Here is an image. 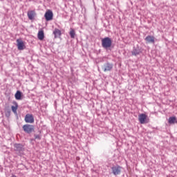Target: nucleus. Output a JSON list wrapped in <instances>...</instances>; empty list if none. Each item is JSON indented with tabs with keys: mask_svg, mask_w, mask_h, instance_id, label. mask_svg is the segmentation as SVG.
Masks as SVG:
<instances>
[{
	"mask_svg": "<svg viewBox=\"0 0 177 177\" xmlns=\"http://www.w3.org/2000/svg\"><path fill=\"white\" fill-rule=\"evenodd\" d=\"M112 174L117 176V175H120L122 171V167L120 165H114L111 168Z\"/></svg>",
	"mask_w": 177,
	"mask_h": 177,
	"instance_id": "nucleus-1",
	"label": "nucleus"
},
{
	"mask_svg": "<svg viewBox=\"0 0 177 177\" xmlns=\"http://www.w3.org/2000/svg\"><path fill=\"white\" fill-rule=\"evenodd\" d=\"M111 39L109 37H105L102 39V45L103 48L107 49V48H110L111 46Z\"/></svg>",
	"mask_w": 177,
	"mask_h": 177,
	"instance_id": "nucleus-2",
	"label": "nucleus"
},
{
	"mask_svg": "<svg viewBox=\"0 0 177 177\" xmlns=\"http://www.w3.org/2000/svg\"><path fill=\"white\" fill-rule=\"evenodd\" d=\"M23 129L26 133H31L34 132L35 127L32 124H25L23 126Z\"/></svg>",
	"mask_w": 177,
	"mask_h": 177,
	"instance_id": "nucleus-3",
	"label": "nucleus"
},
{
	"mask_svg": "<svg viewBox=\"0 0 177 177\" xmlns=\"http://www.w3.org/2000/svg\"><path fill=\"white\" fill-rule=\"evenodd\" d=\"M44 17L46 21H50V20H53V12L52 10H48L44 15Z\"/></svg>",
	"mask_w": 177,
	"mask_h": 177,
	"instance_id": "nucleus-4",
	"label": "nucleus"
},
{
	"mask_svg": "<svg viewBox=\"0 0 177 177\" xmlns=\"http://www.w3.org/2000/svg\"><path fill=\"white\" fill-rule=\"evenodd\" d=\"M17 46L18 48V50H24L26 48V45L24 44V41L20 39H17Z\"/></svg>",
	"mask_w": 177,
	"mask_h": 177,
	"instance_id": "nucleus-5",
	"label": "nucleus"
},
{
	"mask_svg": "<svg viewBox=\"0 0 177 177\" xmlns=\"http://www.w3.org/2000/svg\"><path fill=\"white\" fill-rule=\"evenodd\" d=\"M138 120L140 124H146V122H149V121H147V116L145 113L140 114L138 115Z\"/></svg>",
	"mask_w": 177,
	"mask_h": 177,
	"instance_id": "nucleus-6",
	"label": "nucleus"
},
{
	"mask_svg": "<svg viewBox=\"0 0 177 177\" xmlns=\"http://www.w3.org/2000/svg\"><path fill=\"white\" fill-rule=\"evenodd\" d=\"M102 70L104 73H107V71H111L113 70V64L106 63L102 66Z\"/></svg>",
	"mask_w": 177,
	"mask_h": 177,
	"instance_id": "nucleus-7",
	"label": "nucleus"
},
{
	"mask_svg": "<svg viewBox=\"0 0 177 177\" xmlns=\"http://www.w3.org/2000/svg\"><path fill=\"white\" fill-rule=\"evenodd\" d=\"M27 16L29 20H34V19H35V16H37V12H35V10H28Z\"/></svg>",
	"mask_w": 177,
	"mask_h": 177,
	"instance_id": "nucleus-8",
	"label": "nucleus"
},
{
	"mask_svg": "<svg viewBox=\"0 0 177 177\" xmlns=\"http://www.w3.org/2000/svg\"><path fill=\"white\" fill-rule=\"evenodd\" d=\"M25 122L28 124H33L34 122V116L31 114H26L25 116Z\"/></svg>",
	"mask_w": 177,
	"mask_h": 177,
	"instance_id": "nucleus-9",
	"label": "nucleus"
},
{
	"mask_svg": "<svg viewBox=\"0 0 177 177\" xmlns=\"http://www.w3.org/2000/svg\"><path fill=\"white\" fill-rule=\"evenodd\" d=\"M12 104L14 106H11V110L14 114H17V109H19V104L16 102V101H14Z\"/></svg>",
	"mask_w": 177,
	"mask_h": 177,
	"instance_id": "nucleus-10",
	"label": "nucleus"
},
{
	"mask_svg": "<svg viewBox=\"0 0 177 177\" xmlns=\"http://www.w3.org/2000/svg\"><path fill=\"white\" fill-rule=\"evenodd\" d=\"M154 36L148 35L145 38V41L148 42V44H154Z\"/></svg>",
	"mask_w": 177,
	"mask_h": 177,
	"instance_id": "nucleus-11",
	"label": "nucleus"
},
{
	"mask_svg": "<svg viewBox=\"0 0 177 177\" xmlns=\"http://www.w3.org/2000/svg\"><path fill=\"white\" fill-rule=\"evenodd\" d=\"M37 37L39 41L44 40V38H45V34L44 33V30H40L38 32Z\"/></svg>",
	"mask_w": 177,
	"mask_h": 177,
	"instance_id": "nucleus-12",
	"label": "nucleus"
},
{
	"mask_svg": "<svg viewBox=\"0 0 177 177\" xmlns=\"http://www.w3.org/2000/svg\"><path fill=\"white\" fill-rule=\"evenodd\" d=\"M53 34L55 35V38H58V37H60V35H62V31H60V30L56 28L53 31Z\"/></svg>",
	"mask_w": 177,
	"mask_h": 177,
	"instance_id": "nucleus-13",
	"label": "nucleus"
},
{
	"mask_svg": "<svg viewBox=\"0 0 177 177\" xmlns=\"http://www.w3.org/2000/svg\"><path fill=\"white\" fill-rule=\"evenodd\" d=\"M169 124H177L176 117L173 116L169 118Z\"/></svg>",
	"mask_w": 177,
	"mask_h": 177,
	"instance_id": "nucleus-14",
	"label": "nucleus"
},
{
	"mask_svg": "<svg viewBox=\"0 0 177 177\" xmlns=\"http://www.w3.org/2000/svg\"><path fill=\"white\" fill-rule=\"evenodd\" d=\"M15 99L17 100H21V92L20 91H17V93H15Z\"/></svg>",
	"mask_w": 177,
	"mask_h": 177,
	"instance_id": "nucleus-15",
	"label": "nucleus"
},
{
	"mask_svg": "<svg viewBox=\"0 0 177 177\" xmlns=\"http://www.w3.org/2000/svg\"><path fill=\"white\" fill-rule=\"evenodd\" d=\"M140 50L134 49L132 50L131 54L133 56H138V55H140Z\"/></svg>",
	"mask_w": 177,
	"mask_h": 177,
	"instance_id": "nucleus-16",
	"label": "nucleus"
},
{
	"mask_svg": "<svg viewBox=\"0 0 177 177\" xmlns=\"http://www.w3.org/2000/svg\"><path fill=\"white\" fill-rule=\"evenodd\" d=\"M69 34L71 38H75V30L74 29H71Z\"/></svg>",
	"mask_w": 177,
	"mask_h": 177,
	"instance_id": "nucleus-17",
	"label": "nucleus"
},
{
	"mask_svg": "<svg viewBox=\"0 0 177 177\" xmlns=\"http://www.w3.org/2000/svg\"><path fill=\"white\" fill-rule=\"evenodd\" d=\"M15 147L16 149H17V150H20V149H21L22 146H21V145H20V144H15Z\"/></svg>",
	"mask_w": 177,
	"mask_h": 177,
	"instance_id": "nucleus-18",
	"label": "nucleus"
},
{
	"mask_svg": "<svg viewBox=\"0 0 177 177\" xmlns=\"http://www.w3.org/2000/svg\"><path fill=\"white\" fill-rule=\"evenodd\" d=\"M35 139H41V137H39V135L35 136Z\"/></svg>",
	"mask_w": 177,
	"mask_h": 177,
	"instance_id": "nucleus-19",
	"label": "nucleus"
}]
</instances>
